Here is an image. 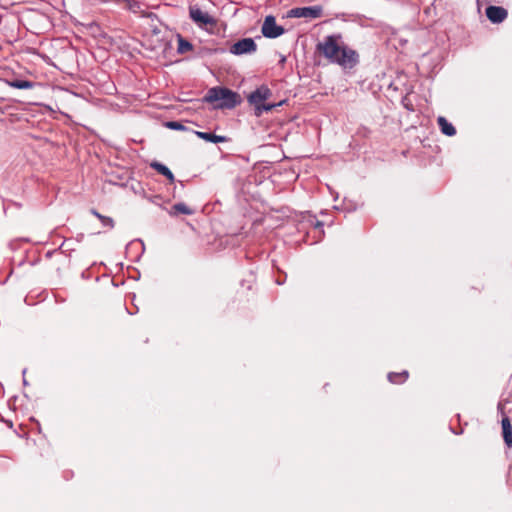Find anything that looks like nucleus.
<instances>
[{"label":"nucleus","mask_w":512,"mask_h":512,"mask_svg":"<svg viewBox=\"0 0 512 512\" xmlns=\"http://www.w3.org/2000/svg\"><path fill=\"white\" fill-rule=\"evenodd\" d=\"M321 6L296 7L288 12V17L317 19L322 16Z\"/></svg>","instance_id":"nucleus-5"},{"label":"nucleus","mask_w":512,"mask_h":512,"mask_svg":"<svg viewBox=\"0 0 512 512\" xmlns=\"http://www.w3.org/2000/svg\"><path fill=\"white\" fill-rule=\"evenodd\" d=\"M98 219L101 221L103 226H107L109 228L114 227V220L111 217L98 215Z\"/></svg>","instance_id":"nucleus-18"},{"label":"nucleus","mask_w":512,"mask_h":512,"mask_svg":"<svg viewBox=\"0 0 512 512\" xmlns=\"http://www.w3.org/2000/svg\"><path fill=\"white\" fill-rule=\"evenodd\" d=\"M316 50L330 63L337 64L344 69H352L359 63V54L356 50L345 45L342 35H327L316 45Z\"/></svg>","instance_id":"nucleus-1"},{"label":"nucleus","mask_w":512,"mask_h":512,"mask_svg":"<svg viewBox=\"0 0 512 512\" xmlns=\"http://www.w3.org/2000/svg\"><path fill=\"white\" fill-rule=\"evenodd\" d=\"M190 18L200 26L212 24L213 18L206 12L202 11L196 6H191L189 9Z\"/></svg>","instance_id":"nucleus-7"},{"label":"nucleus","mask_w":512,"mask_h":512,"mask_svg":"<svg viewBox=\"0 0 512 512\" xmlns=\"http://www.w3.org/2000/svg\"><path fill=\"white\" fill-rule=\"evenodd\" d=\"M257 50V45L252 38H243L235 42L229 49L233 55L251 54Z\"/></svg>","instance_id":"nucleus-6"},{"label":"nucleus","mask_w":512,"mask_h":512,"mask_svg":"<svg viewBox=\"0 0 512 512\" xmlns=\"http://www.w3.org/2000/svg\"><path fill=\"white\" fill-rule=\"evenodd\" d=\"M23 383H24V385H27V381L25 378L23 379Z\"/></svg>","instance_id":"nucleus-22"},{"label":"nucleus","mask_w":512,"mask_h":512,"mask_svg":"<svg viewBox=\"0 0 512 512\" xmlns=\"http://www.w3.org/2000/svg\"><path fill=\"white\" fill-rule=\"evenodd\" d=\"M195 133L200 139H203L207 142L223 143L227 141V138L225 136L216 135L214 133L200 131H196Z\"/></svg>","instance_id":"nucleus-10"},{"label":"nucleus","mask_w":512,"mask_h":512,"mask_svg":"<svg viewBox=\"0 0 512 512\" xmlns=\"http://www.w3.org/2000/svg\"><path fill=\"white\" fill-rule=\"evenodd\" d=\"M510 426H511V424H510L509 419L507 417L503 418L502 419V428L503 427H510Z\"/></svg>","instance_id":"nucleus-20"},{"label":"nucleus","mask_w":512,"mask_h":512,"mask_svg":"<svg viewBox=\"0 0 512 512\" xmlns=\"http://www.w3.org/2000/svg\"><path fill=\"white\" fill-rule=\"evenodd\" d=\"M203 100L207 103L221 101L217 107L227 109H232L241 102L240 96L236 92L223 87L210 88Z\"/></svg>","instance_id":"nucleus-2"},{"label":"nucleus","mask_w":512,"mask_h":512,"mask_svg":"<svg viewBox=\"0 0 512 512\" xmlns=\"http://www.w3.org/2000/svg\"><path fill=\"white\" fill-rule=\"evenodd\" d=\"M437 123H438V126H439L441 132L444 135L451 137L456 134L455 127L450 122H448L445 117L439 116L437 118Z\"/></svg>","instance_id":"nucleus-9"},{"label":"nucleus","mask_w":512,"mask_h":512,"mask_svg":"<svg viewBox=\"0 0 512 512\" xmlns=\"http://www.w3.org/2000/svg\"><path fill=\"white\" fill-rule=\"evenodd\" d=\"M99 2L103 3V4H115V5H119L120 3L124 2L126 3V6L129 10H131L132 12H137V10L140 8V4L139 2L135 1V0H99Z\"/></svg>","instance_id":"nucleus-12"},{"label":"nucleus","mask_w":512,"mask_h":512,"mask_svg":"<svg viewBox=\"0 0 512 512\" xmlns=\"http://www.w3.org/2000/svg\"><path fill=\"white\" fill-rule=\"evenodd\" d=\"M151 167L161 175L165 176L171 183L175 181L173 173L166 165L155 161L151 163Z\"/></svg>","instance_id":"nucleus-11"},{"label":"nucleus","mask_w":512,"mask_h":512,"mask_svg":"<svg viewBox=\"0 0 512 512\" xmlns=\"http://www.w3.org/2000/svg\"><path fill=\"white\" fill-rule=\"evenodd\" d=\"M171 216H177L178 214L191 215L193 214V210L189 208L185 203H176L171 207L169 211Z\"/></svg>","instance_id":"nucleus-13"},{"label":"nucleus","mask_w":512,"mask_h":512,"mask_svg":"<svg viewBox=\"0 0 512 512\" xmlns=\"http://www.w3.org/2000/svg\"><path fill=\"white\" fill-rule=\"evenodd\" d=\"M408 378V371L404 370L400 373L390 372L388 374V380L393 384H401Z\"/></svg>","instance_id":"nucleus-14"},{"label":"nucleus","mask_w":512,"mask_h":512,"mask_svg":"<svg viewBox=\"0 0 512 512\" xmlns=\"http://www.w3.org/2000/svg\"><path fill=\"white\" fill-rule=\"evenodd\" d=\"M192 49H193V45L188 40H186L183 37H181L180 35H178V47H177L178 53L184 54L188 51H191Z\"/></svg>","instance_id":"nucleus-16"},{"label":"nucleus","mask_w":512,"mask_h":512,"mask_svg":"<svg viewBox=\"0 0 512 512\" xmlns=\"http://www.w3.org/2000/svg\"><path fill=\"white\" fill-rule=\"evenodd\" d=\"M10 87L16 89H31L34 87V83L28 80L14 79L8 82Z\"/></svg>","instance_id":"nucleus-15"},{"label":"nucleus","mask_w":512,"mask_h":512,"mask_svg":"<svg viewBox=\"0 0 512 512\" xmlns=\"http://www.w3.org/2000/svg\"><path fill=\"white\" fill-rule=\"evenodd\" d=\"M261 32L264 37L275 39L284 34L285 29L277 25L276 19L272 15H268L262 25Z\"/></svg>","instance_id":"nucleus-4"},{"label":"nucleus","mask_w":512,"mask_h":512,"mask_svg":"<svg viewBox=\"0 0 512 512\" xmlns=\"http://www.w3.org/2000/svg\"><path fill=\"white\" fill-rule=\"evenodd\" d=\"M486 16L492 23L498 24L507 18L508 12L501 6H488L486 8Z\"/></svg>","instance_id":"nucleus-8"},{"label":"nucleus","mask_w":512,"mask_h":512,"mask_svg":"<svg viewBox=\"0 0 512 512\" xmlns=\"http://www.w3.org/2000/svg\"><path fill=\"white\" fill-rule=\"evenodd\" d=\"M270 96H271V91L265 85L260 86L259 88H257L255 91H253L248 96V102L255 106V113L257 116L261 115L264 111L265 112L271 111L277 105H281V103H279V104H264L263 102L266 99H268Z\"/></svg>","instance_id":"nucleus-3"},{"label":"nucleus","mask_w":512,"mask_h":512,"mask_svg":"<svg viewBox=\"0 0 512 512\" xmlns=\"http://www.w3.org/2000/svg\"><path fill=\"white\" fill-rule=\"evenodd\" d=\"M166 127L172 130H184L185 126L178 121H169L166 123Z\"/></svg>","instance_id":"nucleus-19"},{"label":"nucleus","mask_w":512,"mask_h":512,"mask_svg":"<svg viewBox=\"0 0 512 512\" xmlns=\"http://www.w3.org/2000/svg\"><path fill=\"white\" fill-rule=\"evenodd\" d=\"M91 213H92L93 215H95L97 218H98V215H101V214H100V213H98L95 209H92V210H91Z\"/></svg>","instance_id":"nucleus-21"},{"label":"nucleus","mask_w":512,"mask_h":512,"mask_svg":"<svg viewBox=\"0 0 512 512\" xmlns=\"http://www.w3.org/2000/svg\"><path fill=\"white\" fill-rule=\"evenodd\" d=\"M503 437L507 446H512V426L503 427Z\"/></svg>","instance_id":"nucleus-17"}]
</instances>
